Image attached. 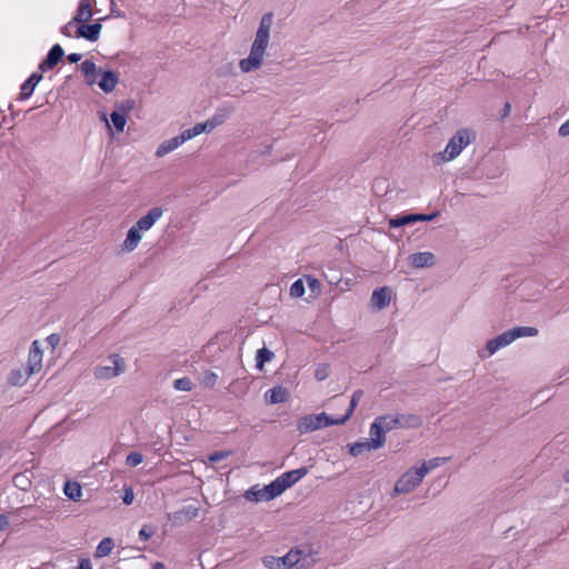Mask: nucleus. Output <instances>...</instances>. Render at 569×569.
<instances>
[{
	"label": "nucleus",
	"mask_w": 569,
	"mask_h": 569,
	"mask_svg": "<svg viewBox=\"0 0 569 569\" xmlns=\"http://www.w3.org/2000/svg\"><path fill=\"white\" fill-rule=\"evenodd\" d=\"M272 21V12H267L261 17L250 53L248 58L241 59L239 62V68L242 72L257 70L262 64L263 56L269 43Z\"/></svg>",
	"instance_id": "1"
},
{
	"label": "nucleus",
	"mask_w": 569,
	"mask_h": 569,
	"mask_svg": "<svg viewBox=\"0 0 569 569\" xmlns=\"http://www.w3.org/2000/svg\"><path fill=\"white\" fill-rule=\"evenodd\" d=\"M475 133L469 129L458 130L448 141L443 152L439 156L443 161H450L458 157L460 152L475 139Z\"/></svg>",
	"instance_id": "2"
},
{
	"label": "nucleus",
	"mask_w": 569,
	"mask_h": 569,
	"mask_svg": "<svg viewBox=\"0 0 569 569\" xmlns=\"http://www.w3.org/2000/svg\"><path fill=\"white\" fill-rule=\"evenodd\" d=\"M339 425H343L339 421V418L335 419L328 416L326 412H321L318 415H307L300 418L297 425V429L300 433H308L325 427Z\"/></svg>",
	"instance_id": "3"
},
{
	"label": "nucleus",
	"mask_w": 569,
	"mask_h": 569,
	"mask_svg": "<svg viewBox=\"0 0 569 569\" xmlns=\"http://www.w3.org/2000/svg\"><path fill=\"white\" fill-rule=\"evenodd\" d=\"M427 473L428 468H426V465L408 470L397 480L393 488L395 493L402 495L411 492L421 483Z\"/></svg>",
	"instance_id": "4"
},
{
	"label": "nucleus",
	"mask_w": 569,
	"mask_h": 569,
	"mask_svg": "<svg viewBox=\"0 0 569 569\" xmlns=\"http://www.w3.org/2000/svg\"><path fill=\"white\" fill-rule=\"evenodd\" d=\"M109 365H100L94 368V377L100 380L114 378L124 371V360L113 353L108 358Z\"/></svg>",
	"instance_id": "5"
},
{
	"label": "nucleus",
	"mask_w": 569,
	"mask_h": 569,
	"mask_svg": "<svg viewBox=\"0 0 569 569\" xmlns=\"http://www.w3.org/2000/svg\"><path fill=\"white\" fill-rule=\"evenodd\" d=\"M281 493L279 492V489H277V486L274 481H271L269 485H266L262 488H259V486H253L249 490L246 491L244 498L249 501H270Z\"/></svg>",
	"instance_id": "6"
},
{
	"label": "nucleus",
	"mask_w": 569,
	"mask_h": 569,
	"mask_svg": "<svg viewBox=\"0 0 569 569\" xmlns=\"http://www.w3.org/2000/svg\"><path fill=\"white\" fill-rule=\"evenodd\" d=\"M308 473V468L301 467L298 469H293L287 472H283L279 477H277L273 481L279 489L280 493H283L288 488L297 483L300 479H302Z\"/></svg>",
	"instance_id": "7"
},
{
	"label": "nucleus",
	"mask_w": 569,
	"mask_h": 569,
	"mask_svg": "<svg viewBox=\"0 0 569 569\" xmlns=\"http://www.w3.org/2000/svg\"><path fill=\"white\" fill-rule=\"evenodd\" d=\"M301 550H290L281 558L283 569H303L309 562Z\"/></svg>",
	"instance_id": "8"
},
{
	"label": "nucleus",
	"mask_w": 569,
	"mask_h": 569,
	"mask_svg": "<svg viewBox=\"0 0 569 569\" xmlns=\"http://www.w3.org/2000/svg\"><path fill=\"white\" fill-rule=\"evenodd\" d=\"M163 209L161 207H153L147 214L141 217L134 224L139 231H148L153 224L162 217Z\"/></svg>",
	"instance_id": "9"
},
{
	"label": "nucleus",
	"mask_w": 569,
	"mask_h": 569,
	"mask_svg": "<svg viewBox=\"0 0 569 569\" xmlns=\"http://www.w3.org/2000/svg\"><path fill=\"white\" fill-rule=\"evenodd\" d=\"M78 24L79 26L76 31L77 38H83L91 42H94L99 39L100 32L102 29V24L100 22H96V23H91V24H87V22H84V23H78Z\"/></svg>",
	"instance_id": "10"
},
{
	"label": "nucleus",
	"mask_w": 569,
	"mask_h": 569,
	"mask_svg": "<svg viewBox=\"0 0 569 569\" xmlns=\"http://www.w3.org/2000/svg\"><path fill=\"white\" fill-rule=\"evenodd\" d=\"M64 51L60 44H53L49 50L47 57L40 62L39 69L44 72L54 68L63 58Z\"/></svg>",
	"instance_id": "11"
},
{
	"label": "nucleus",
	"mask_w": 569,
	"mask_h": 569,
	"mask_svg": "<svg viewBox=\"0 0 569 569\" xmlns=\"http://www.w3.org/2000/svg\"><path fill=\"white\" fill-rule=\"evenodd\" d=\"M408 260L410 264L417 269L433 267L436 264V256L430 251L412 253L409 256Z\"/></svg>",
	"instance_id": "12"
},
{
	"label": "nucleus",
	"mask_w": 569,
	"mask_h": 569,
	"mask_svg": "<svg viewBox=\"0 0 569 569\" xmlns=\"http://www.w3.org/2000/svg\"><path fill=\"white\" fill-rule=\"evenodd\" d=\"M92 1L93 0H80L76 16L69 21V24L84 23L90 20L93 16Z\"/></svg>",
	"instance_id": "13"
},
{
	"label": "nucleus",
	"mask_w": 569,
	"mask_h": 569,
	"mask_svg": "<svg viewBox=\"0 0 569 569\" xmlns=\"http://www.w3.org/2000/svg\"><path fill=\"white\" fill-rule=\"evenodd\" d=\"M513 337H512V333L510 330L497 336L496 338L493 339H490L487 345H486V349H487V352H488V357L489 356H492L495 352H497L500 348H503L508 345H510L511 342H513Z\"/></svg>",
	"instance_id": "14"
},
{
	"label": "nucleus",
	"mask_w": 569,
	"mask_h": 569,
	"mask_svg": "<svg viewBox=\"0 0 569 569\" xmlns=\"http://www.w3.org/2000/svg\"><path fill=\"white\" fill-rule=\"evenodd\" d=\"M99 73L101 76L98 81L99 88L106 93L112 92L119 82V74L112 70L102 71L101 69H99Z\"/></svg>",
	"instance_id": "15"
},
{
	"label": "nucleus",
	"mask_w": 569,
	"mask_h": 569,
	"mask_svg": "<svg viewBox=\"0 0 569 569\" xmlns=\"http://www.w3.org/2000/svg\"><path fill=\"white\" fill-rule=\"evenodd\" d=\"M26 367L32 373L38 372L42 367V350L40 349L38 341H33L30 347Z\"/></svg>",
	"instance_id": "16"
},
{
	"label": "nucleus",
	"mask_w": 569,
	"mask_h": 569,
	"mask_svg": "<svg viewBox=\"0 0 569 569\" xmlns=\"http://www.w3.org/2000/svg\"><path fill=\"white\" fill-rule=\"evenodd\" d=\"M186 141H187V139H186L183 132H181L179 136L173 137L169 140H164L157 148L156 156L161 158V157L166 156L167 153L177 149L179 146H181Z\"/></svg>",
	"instance_id": "17"
},
{
	"label": "nucleus",
	"mask_w": 569,
	"mask_h": 569,
	"mask_svg": "<svg viewBox=\"0 0 569 569\" xmlns=\"http://www.w3.org/2000/svg\"><path fill=\"white\" fill-rule=\"evenodd\" d=\"M32 375L27 367L13 369L8 376V383L12 387H22Z\"/></svg>",
	"instance_id": "18"
},
{
	"label": "nucleus",
	"mask_w": 569,
	"mask_h": 569,
	"mask_svg": "<svg viewBox=\"0 0 569 569\" xmlns=\"http://www.w3.org/2000/svg\"><path fill=\"white\" fill-rule=\"evenodd\" d=\"M42 80V73L33 72L22 84L20 88L19 100L28 99L37 84Z\"/></svg>",
	"instance_id": "19"
},
{
	"label": "nucleus",
	"mask_w": 569,
	"mask_h": 569,
	"mask_svg": "<svg viewBox=\"0 0 569 569\" xmlns=\"http://www.w3.org/2000/svg\"><path fill=\"white\" fill-rule=\"evenodd\" d=\"M371 303L378 310H382L390 303V290L387 287L373 290L371 295Z\"/></svg>",
	"instance_id": "20"
},
{
	"label": "nucleus",
	"mask_w": 569,
	"mask_h": 569,
	"mask_svg": "<svg viewBox=\"0 0 569 569\" xmlns=\"http://www.w3.org/2000/svg\"><path fill=\"white\" fill-rule=\"evenodd\" d=\"M369 433H370L369 440L371 441V447H373V449H379V448L383 447V445L386 442L385 435L387 432H385V430L381 428V426L378 423V421L376 419L370 425Z\"/></svg>",
	"instance_id": "21"
},
{
	"label": "nucleus",
	"mask_w": 569,
	"mask_h": 569,
	"mask_svg": "<svg viewBox=\"0 0 569 569\" xmlns=\"http://www.w3.org/2000/svg\"><path fill=\"white\" fill-rule=\"evenodd\" d=\"M81 72L84 76L86 83L88 86H93L98 83L97 78L100 76L99 69L96 63L91 60H86L80 64Z\"/></svg>",
	"instance_id": "22"
},
{
	"label": "nucleus",
	"mask_w": 569,
	"mask_h": 569,
	"mask_svg": "<svg viewBox=\"0 0 569 569\" xmlns=\"http://www.w3.org/2000/svg\"><path fill=\"white\" fill-rule=\"evenodd\" d=\"M199 513V507L189 505L184 506L172 515L174 522L182 523L194 519Z\"/></svg>",
	"instance_id": "23"
},
{
	"label": "nucleus",
	"mask_w": 569,
	"mask_h": 569,
	"mask_svg": "<svg viewBox=\"0 0 569 569\" xmlns=\"http://www.w3.org/2000/svg\"><path fill=\"white\" fill-rule=\"evenodd\" d=\"M234 112V107L230 103H224L217 108L213 116L210 117V119L213 121V123L219 127L222 123H224L231 114Z\"/></svg>",
	"instance_id": "24"
},
{
	"label": "nucleus",
	"mask_w": 569,
	"mask_h": 569,
	"mask_svg": "<svg viewBox=\"0 0 569 569\" xmlns=\"http://www.w3.org/2000/svg\"><path fill=\"white\" fill-rule=\"evenodd\" d=\"M141 231H139L134 226H132L129 230H128V233H127V237L122 243V250L123 251H127V252H131L133 251L140 240H141V234H140Z\"/></svg>",
	"instance_id": "25"
},
{
	"label": "nucleus",
	"mask_w": 569,
	"mask_h": 569,
	"mask_svg": "<svg viewBox=\"0 0 569 569\" xmlns=\"http://www.w3.org/2000/svg\"><path fill=\"white\" fill-rule=\"evenodd\" d=\"M289 392L281 386L273 387L266 392V399L268 402L276 405L287 401Z\"/></svg>",
	"instance_id": "26"
},
{
	"label": "nucleus",
	"mask_w": 569,
	"mask_h": 569,
	"mask_svg": "<svg viewBox=\"0 0 569 569\" xmlns=\"http://www.w3.org/2000/svg\"><path fill=\"white\" fill-rule=\"evenodd\" d=\"M64 495L72 501H79L82 496V488L77 481H66L63 487Z\"/></svg>",
	"instance_id": "27"
},
{
	"label": "nucleus",
	"mask_w": 569,
	"mask_h": 569,
	"mask_svg": "<svg viewBox=\"0 0 569 569\" xmlns=\"http://www.w3.org/2000/svg\"><path fill=\"white\" fill-rule=\"evenodd\" d=\"M400 428H419L422 420L417 415H397Z\"/></svg>",
	"instance_id": "28"
},
{
	"label": "nucleus",
	"mask_w": 569,
	"mask_h": 569,
	"mask_svg": "<svg viewBox=\"0 0 569 569\" xmlns=\"http://www.w3.org/2000/svg\"><path fill=\"white\" fill-rule=\"evenodd\" d=\"M378 423L381 426V428L385 430V432H389L392 429L399 428V421L397 418V415H385L379 416L376 418Z\"/></svg>",
	"instance_id": "29"
},
{
	"label": "nucleus",
	"mask_w": 569,
	"mask_h": 569,
	"mask_svg": "<svg viewBox=\"0 0 569 569\" xmlns=\"http://www.w3.org/2000/svg\"><path fill=\"white\" fill-rule=\"evenodd\" d=\"M349 453L353 457H358L363 452H368L373 449L370 440L357 441L348 445Z\"/></svg>",
	"instance_id": "30"
},
{
	"label": "nucleus",
	"mask_w": 569,
	"mask_h": 569,
	"mask_svg": "<svg viewBox=\"0 0 569 569\" xmlns=\"http://www.w3.org/2000/svg\"><path fill=\"white\" fill-rule=\"evenodd\" d=\"M362 396H363V391L362 390H356L352 393L351 400H350V405H349V408H348L346 415L339 418L340 422H342L345 425L350 419V417L352 416V413H353L358 402L362 398Z\"/></svg>",
	"instance_id": "31"
},
{
	"label": "nucleus",
	"mask_w": 569,
	"mask_h": 569,
	"mask_svg": "<svg viewBox=\"0 0 569 569\" xmlns=\"http://www.w3.org/2000/svg\"><path fill=\"white\" fill-rule=\"evenodd\" d=\"M114 547V542L111 538H103L96 548V558H103L110 555Z\"/></svg>",
	"instance_id": "32"
},
{
	"label": "nucleus",
	"mask_w": 569,
	"mask_h": 569,
	"mask_svg": "<svg viewBox=\"0 0 569 569\" xmlns=\"http://www.w3.org/2000/svg\"><path fill=\"white\" fill-rule=\"evenodd\" d=\"M513 340L521 337H535L538 335V329L535 327H515L510 329Z\"/></svg>",
	"instance_id": "33"
},
{
	"label": "nucleus",
	"mask_w": 569,
	"mask_h": 569,
	"mask_svg": "<svg viewBox=\"0 0 569 569\" xmlns=\"http://www.w3.org/2000/svg\"><path fill=\"white\" fill-rule=\"evenodd\" d=\"M110 119L116 131L122 132L127 122L126 114L114 110L113 112H111Z\"/></svg>",
	"instance_id": "34"
},
{
	"label": "nucleus",
	"mask_w": 569,
	"mask_h": 569,
	"mask_svg": "<svg viewBox=\"0 0 569 569\" xmlns=\"http://www.w3.org/2000/svg\"><path fill=\"white\" fill-rule=\"evenodd\" d=\"M413 223V217L412 213L403 214V216H397L389 220V227L390 228H400L403 226H408Z\"/></svg>",
	"instance_id": "35"
},
{
	"label": "nucleus",
	"mask_w": 569,
	"mask_h": 569,
	"mask_svg": "<svg viewBox=\"0 0 569 569\" xmlns=\"http://www.w3.org/2000/svg\"><path fill=\"white\" fill-rule=\"evenodd\" d=\"M273 358V352L267 348H261L257 351L256 362L257 368L262 369L266 362H269Z\"/></svg>",
	"instance_id": "36"
},
{
	"label": "nucleus",
	"mask_w": 569,
	"mask_h": 569,
	"mask_svg": "<svg viewBox=\"0 0 569 569\" xmlns=\"http://www.w3.org/2000/svg\"><path fill=\"white\" fill-rule=\"evenodd\" d=\"M192 387L193 383L188 377H182L173 381V388L179 391H190L192 390Z\"/></svg>",
	"instance_id": "37"
},
{
	"label": "nucleus",
	"mask_w": 569,
	"mask_h": 569,
	"mask_svg": "<svg viewBox=\"0 0 569 569\" xmlns=\"http://www.w3.org/2000/svg\"><path fill=\"white\" fill-rule=\"evenodd\" d=\"M136 107V101L133 99H127L121 102L116 103L117 111L128 114Z\"/></svg>",
	"instance_id": "38"
},
{
	"label": "nucleus",
	"mask_w": 569,
	"mask_h": 569,
	"mask_svg": "<svg viewBox=\"0 0 569 569\" xmlns=\"http://www.w3.org/2000/svg\"><path fill=\"white\" fill-rule=\"evenodd\" d=\"M203 129H204L203 123L199 122V123H196L192 128L186 129L182 132L188 141V140L199 136L200 133H202Z\"/></svg>",
	"instance_id": "39"
},
{
	"label": "nucleus",
	"mask_w": 569,
	"mask_h": 569,
	"mask_svg": "<svg viewBox=\"0 0 569 569\" xmlns=\"http://www.w3.org/2000/svg\"><path fill=\"white\" fill-rule=\"evenodd\" d=\"M290 295L295 298H300L305 295V284L301 279L296 280L290 287Z\"/></svg>",
	"instance_id": "40"
},
{
	"label": "nucleus",
	"mask_w": 569,
	"mask_h": 569,
	"mask_svg": "<svg viewBox=\"0 0 569 569\" xmlns=\"http://www.w3.org/2000/svg\"><path fill=\"white\" fill-rule=\"evenodd\" d=\"M156 533V527L152 525H144L139 531V538L143 541L149 540Z\"/></svg>",
	"instance_id": "41"
},
{
	"label": "nucleus",
	"mask_w": 569,
	"mask_h": 569,
	"mask_svg": "<svg viewBox=\"0 0 569 569\" xmlns=\"http://www.w3.org/2000/svg\"><path fill=\"white\" fill-rule=\"evenodd\" d=\"M218 376L213 371H206L202 377V383L207 388H212L217 382Z\"/></svg>",
	"instance_id": "42"
},
{
	"label": "nucleus",
	"mask_w": 569,
	"mask_h": 569,
	"mask_svg": "<svg viewBox=\"0 0 569 569\" xmlns=\"http://www.w3.org/2000/svg\"><path fill=\"white\" fill-rule=\"evenodd\" d=\"M143 460V457L139 452H130L126 458V463L129 467H137Z\"/></svg>",
	"instance_id": "43"
},
{
	"label": "nucleus",
	"mask_w": 569,
	"mask_h": 569,
	"mask_svg": "<svg viewBox=\"0 0 569 569\" xmlns=\"http://www.w3.org/2000/svg\"><path fill=\"white\" fill-rule=\"evenodd\" d=\"M438 216V212H433L430 214L425 213H412L413 217V223L418 221H431Z\"/></svg>",
	"instance_id": "44"
},
{
	"label": "nucleus",
	"mask_w": 569,
	"mask_h": 569,
	"mask_svg": "<svg viewBox=\"0 0 569 569\" xmlns=\"http://www.w3.org/2000/svg\"><path fill=\"white\" fill-rule=\"evenodd\" d=\"M448 459L449 458H433L430 459L428 462H425L423 465H426V468H428V471H430L440 466L441 463L446 462Z\"/></svg>",
	"instance_id": "45"
},
{
	"label": "nucleus",
	"mask_w": 569,
	"mask_h": 569,
	"mask_svg": "<svg viewBox=\"0 0 569 569\" xmlns=\"http://www.w3.org/2000/svg\"><path fill=\"white\" fill-rule=\"evenodd\" d=\"M227 451H216L211 455H209L208 459L210 462H219L228 457Z\"/></svg>",
	"instance_id": "46"
},
{
	"label": "nucleus",
	"mask_w": 569,
	"mask_h": 569,
	"mask_svg": "<svg viewBox=\"0 0 569 569\" xmlns=\"http://www.w3.org/2000/svg\"><path fill=\"white\" fill-rule=\"evenodd\" d=\"M134 495L131 488H126L124 495L122 497V501L124 505H131L133 501Z\"/></svg>",
	"instance_id": "47"
},
{
	"label": "nucleus",
	"mask_w": 569,
	"mask_h": 569,
	"mask_svg": "<svg viewBox=\"0 0 569 569\" xmlns=\"http://www.w3.org/2000/svg\"><path fill=\"white\" fill-rule=\"evenodd\" d=\"M307 282H308L309 288H310L313 292L320 289V286H321V284H320L319 280H317L316 278L308 277V278H307Z\"/></svg>",
	"instance_id": "48"
},
{
	"label": "nucleus",
	"mask_w": 569,
	"mask_h": 569,
	"mask_svg": "<svg viewBox=\"0 0 569 569\" xmlns=\"http://www.w3.org/2000/svg\"><path fill=\"white\" fill-rule=\"evenodd\" d=\"M315 377L318 381H322L328 377L327 368H318L315 372Z\"/></svg>",
	"instance_id": "49"
},
{
	"label": "nucleus",
	"mask_w": 569,
	"mask_h": 569,
	"mask_svg": "<svg viewBox=\"0 0 569 569\" xmlns=\"http://www.w3.org/2000/svg\"><path fill=\"white\" fill-rule=\"evenodd\" d=\"M558 133L561 137L569 136V119L559 127Z\"/></svg>",
	"instance_id": "50"
},
{
	"label": "nucleus",
	"mask_w": 569,
	"mask_h": 569,
	"mask_svg": "<svg viewBox=\"0 0 569 569\" xmlns=\"http://www.w3.org/2000/svg\"><path fill=\"white\" fill-rule=\"evenodd\" d=\"M202 123L204 127L203 132H207V133L211 132L213 129L217 128V126L213 123V121L210 118Z\"/></svg>",
	"instance_id": "51"
},
{
	"label": "nucleus",
	"mask_w": 569,
	"mask_h": 569,
	"mask_svg": "<svg viewBox=\"0 0 569 569\" xmlns=\"http://www.w3.org/2000/svg\"><path fill=\"white\" fill-rule=\"evenodd\" d=\"M8 526H9V518L6 515L0 513V531L7 529Z\"/></svg>",
	"instance_id": "52"
},
{
	"label": "nucleus",
	"mask_w": 569,
	"mask_h": 569,
	"mask_svg": "<svg viewBox=\"0 0 569 569\" xmlns=\"http://www.w3.org/2000/svg\"><path fill=\"white\" fill-rule=\"evenodd\" d=\"M82 56L80 53H70L67 59L70 63H77L81 60Z\"/></svg>",
	"instance_id": "53"
},
{
	"label": "nucleus",
	"mask_w": 569,
	"mask_h": 569,
	"mask_svg": "<svg viewBox=\"0 0 569 569\" xmlns=\"http://www.w3.org/2000/svg\"><path fill=\"white\" fill-rule=\"evenodd\" d=\"M510 111H511V104L509 102H506L503 108H502L501 117L502 118L508 117Z\"/></svg>",
	"instance_id": "54"
},
{
	"label": "nucleus",
	"mask_w": 569,
	"mask_h": 569,
	"mask_svg": "<svg viewBox=\"0 0 569 569\" xmlns=\"http://www.w3.org/2000/svg\"><path fill=\"white\" fill-rule=\"evenodd\" d=\"M71 26H72V24H69V22H68L67 24H64V26L60 29L61 33H62L63 36H66V37H71V33H70V30H69V28H70Z\"/></svg>",
	"instance_id": "55"
},
{
	"label": "nucleus",
	"mask_w": 569,
	"mask_h": 569,
	"mask_svg": "<svg viewBox=\"0 0 569 569\" xmlns=\"http://www.w3.org/2000/svg\"><path fill=\"white\" fill-rule=\"evenodd\" d=\"M48 340H49V342H50L51 345H54L56 342H58V341H59V337H58V336H56V335H51V336H49V337H48Z\"/></svg>",
	"instance_id": "56"
},
{
	"label": "nucleus",
	"mask_w": 569,
	"mask_h": 569,
	"mask_svg": "<svg viewBox=\"0 0 569 569\" xmlns=\"http://www.w3.org/2000/svg\"><path fill=\"white\" fill-rule=\"evenodd\" d=\"M164 563L163 562H160V561H157L152 565V569H164Z\"/></svg>",
	"instance_id": "57"
},
{
	"label": "nucleus",
	"mask_w": 569,
	"mask_h": 569,
	"mask_svg": "<svg viewBox=\"0 0 569 569\" xmlns=\"http://www.w3.org/2000/svg\"><path fill=\"white\" fill-rule=\"evenodd\" d=\"M111 14L117 16V17H123V13H121L120 11L114 10L113 8H111Z\"/></svg>",
	"instance_id": "58"
},
{
	"label": "nucleus",
	"mask_w": 569,
	"mask_h": 569,
	"mask_svg": "<svg viewBox=\"0 0 569 569\" xmlns=\"http://www.w3.org/2000/svg\"><path fill=\"white\" fill-rule=\"evenodd\" d=\"M506 569H517V567L513 566L512 562H509Z\"/></svg>",
	"instance_id": "59"
},
{
	"label": "nucleus",
	"mask_w": 569,
	"mask_h": 569,
	"mask_svg": "<svg viewBox=\"0 0 569 569\" xmlns=\"http://www.w3.org/2000/svg\"><path fill=\"white\" fill-rule=\"evenodd\" d=\"M566 481H569V472L566 476Z\"/></svg>",
	"instance_id": "60"
}]
</instances>
